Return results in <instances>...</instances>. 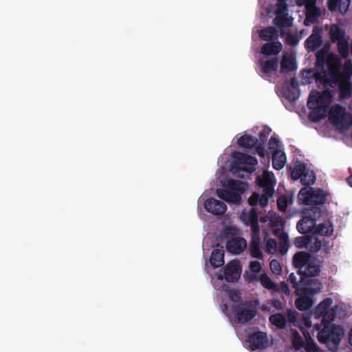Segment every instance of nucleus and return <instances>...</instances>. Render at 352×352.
<instances>
[{
  "label": "nucleus",
  "instance_id": "f257e3e1",
  "mask_svg": "<svg viewBox=\"0 0 352 352\" xmlns=\"http://www.w3.org/2000/svg\"><path fill=\"white\" fill-rule=\"evenodd\" d=\"M332 100L331 91L327 89L321 92L311 91L309 95L307 106L311 109L309 118L317 122L326 116L327 109Z\"/></svg>",
  "mask_w": 352,
  "mask_h": 352
},
{
  "label": "nucleus",
  "instance_id": "f03ea898",
  "mask_svg": "<svg viewBox=\"0 0 352 352\" xmlns=\"http://www.w3.org/2000/svg\"><path fill=\"white\" fill-rule=\"evenodd\" d=\"M344 332L340 326L334 324L324 325L318 333V341L324 344L332 352H336L338 349L342 336Z\"/></svg>",
  "mask_w": 352,
  "mask_h": 352
},
{
  "label": "nucleus",
  "instance_id": "7ed1b4c3",
  "mask_svg": "<svg viewBox=\"0 0 352 352\" xmlns=\"http://www.w3.org/2000/svg\"><path fill=\"white\" fill-rule=\"evenodd\" d=\"M322 288V283L318 280L314 283V285L304 286L302 289L296 288L295 294L298 297L295 301L296 307L300 311H307L310 309L314 303V296L319 293Z\"/></svg>",
  "mask_w": 352,
  "mask_h": 352
},
{
  "label": "nucleus",
  "instance_id": "20e7f679",
  "mask_svg": "<svg viewBox=\"0 0 352 352\" xmlns=\"http://www.w3.org/2000/svg\"><path fill=\"white\" fill-rule=\"evenodd\" d=\"M321 216V210L318 207H312L303 212L301 219L296 225L297 230L301 234H307L316 226V220Z\"/></svg>",
  "mask_w": 352,
  "mask_h": 352
},
{
  "label": "nucleus",
  "instance_id": "39448f33",
  "mask_svg": "<svg viewBox=\"0 0 352 352\" xmlns=\"http://www.w3.org/2000/svg\"><path fill=\"white\" fill-rule=\"evenodd\" d=\"M232 156V170H236V172L245 171L252 173L256 170V166L258 164L256 157L241 152H234Z\"/></svg>",
  "mask_w": 352,
  "mask_h": 352
},
{
  "label": "nucleus",
  "instance_id": "423d86ee",
  "mask_svg": "<svg viewBox=\"0 0 352 352\" xmlns=\"http://www.w3.org/2000/svg\"><path fill=\"white\" fill-rule=\"evenodd\" d=\"M327 194L322 189L302 188L298 192V199L307 206L322 205L325 203Z\"/></svg>",
  "mask_w": 352,
  "mask_h": 352
},
{
  "label": "nucleus",
  "instance_id": "0eeeda50",
  "mask_svg": "<svg viewBox=\"0 0 352 352\" xmlns=\"http://www.w3.org/2000/svg\"><path fill=\"white\" fill-rule=\"evenodd\" d=\"M316 66L324 69V65H327L330 74L333 76H336L338 72V57L334 54H327L318 50L316 54Z\"/></svg>",
  "mask_w": 352,
  "mask_h": 352
},
{
  "label": "nucleus",
  "instance_id": "6e6552de",
  "mask_svg": "<svg viewBox=\"0 0 352 352\" xmlns=\"http://www.w3.org/2000/svg\"><path fill=\"white\" fill-rule=\"evenodd\" d=\"M329 120L333 125L346 127L351 124V114L344 107L336 104L330 109Z\"/></svg>",
  "mask_w": 352,
  "mask_h": 352
},
{
  "label": "nucleus",
  "instance_id": "1a4fd4ad",
  "mask_svg": "<svg viewBox=\"0 0 352 352\" xmlns=\"http://www.w3.org/2000/svg\"><path fill=\"white\" fill-rule=\"evenodd\" d=\"M245 304H234L232 306V312L234 315V321L238 324H243L250 322L256 315V311L253 309L244 307Z\"/></svg>",
  "mask_w": 352,
  "mask_h": 352
},
{
  "label": "nucleus",
  "instance_id": "9d476101",
  "mask_svg": "<svg viewBox=\"0 0 352 352\" xmlns=\"http://www.w3.org/2000/svg\"><path fill=\"white\" fill-rule=\"evenodd\" d=\"M247 342L252 351L264 349L268 346V338L265 332L256 331L248 336Z\"/></svg>",
  "mask_w": 352,
  "mask_h": 352
},
{
  "label": "nucleus",
  "instance_id": "9b49d317",
  "mask_svg": "<svg viewBox=\"0 0 352 352\" xmlns=\"http://www.w3.org/2000/svg\"><path fill=\"white\" fill-rule=\"evenodd\" d=\"M256 184L263 188V192H267L270 195H273L276 184L274 175L272 173L265 171L262 175H258L256 178Z\"/></svg>",
  "mask_w": 352,
  "mask_h": 352
},
{
  "label": "nucleus",
  "instance_id": "f8f14e48",
  "mask_svg": "<svg viewBox=\"0 0 352 352\" xmlns=\"http://www.w3.org/2000/svg\"><path fill=\"white\" fill-rule=\"evenodd\" d=\"M261 76L263 78L270 77L274 72H276L278 67V58L274 57L266 60H259Z\"/></svg>",
  "mask_w": 352,
  "mask_h": 352
},
{
  "label": "nucleus",
  "instance_id": "ddd939ff",
  "mask_svg": "<svg viewBox=\"0 0 352 352\" xmlns=\"http://www.w3.org/2000/svg\"><path fill=\"white\" fill-rule=\"evenodd\" d=\"M205 209L214 215H222L227 210L225 203L214 198H209L204 203Z\"/></svg>",
  "mask_w": 352,
  "mask_h": 352
},
{
  "label": "nucleus",
  "instance_id": "4468645a",
  "mask_svg": "<svg viewBox=\"0 0 352 352\" xmlns=\"http://www.w3.org/2000/svg\"><path fill=\"white\" fill-rule=\"evenodd\" d=\"M241 270V266L236 261L230 262L224 269L223 277L227 282L234 283L239 278Z\"/></svg>",
  "mask_w": 352,
  "mask_h": 352
},
{
  "label": "nucleus",
  "instance_id": "2eb2a0df",
  "mask_svg": "<svg viewBox=\"0 0 352 352\" xmlns=\"http://www.w3.org/2000/svg\"><path fill=\"white\" fill-rule=\"evenodd\" d=\"M242 219L245 224L250 226L253 234L258 233L259 225L258 213L255 208H251L248 212H243Z\"/></svg>",
  "mask_w": 352,
  "mask_h": 352
},
{
  "label": "nucleus",
  "instance_id": "dca6fc26",
  "mask_svg": "<svg viewBox=\"0 0 352 352\" xmlns=\"http://www.w3.org/2000/svg\"><path fill=\"white\" fill-rule=\"evenodd\" d=\"M332 78L337 80L338 82L340 80H351L352 76V61L351 60H346L343 65L342 71H341V63L338 58V72L336 76Z\"/></svg>",
  "mask_w": 352,
  "mask_h": 352
},
{
  "label": "nucleus",
  "instance_id": "f3484780",
  "mask_svg": "<svg viewBox=\"0 0 352 352\" xmlns=\"http://www.w3.org/2000/svg\"><path fill=\"white\" fill-rule=\"evenodd\" d=\"M247 246L246 241L242 237H234L226 243V249L229 252L239 254Z\"/></svg>",
  "mask_w": 352,
  "mask_h": 352
},
{
  "label": "nucleus",
  "instance_id": "a211bd4d",
  "mask_svg": "<svg viewBox=\"0 0 352 352\" xmlns=\"http://www.w3.org/2000/svg\"><path fill=\"white\" fill-rule=\"evenodd\" d=\"M312 258L309 253L302 251L298 252L294 255L292 262L294 266L298 269V274L302 272L303 268Z\"/></svg>",
  "mask_w": 352,
  "mask_h": 352
},
{
  "label": "nucleus",
  "instance_id": "6ab92c4d",
  "mask_svg": "<svg viewBox=\"0 0 352 352\" xmlns=\"http://www.w3.org/2000/svg\"><path fill=\"white\" fill-rule=\"evenodd\" d=\"M322 44V35L315 29L312 34L305 40V47L308 52H314Z\"/></svg>",
  "mask_w": 352,
  "mask_h": 352
},
{
  "label": "nucleus",
  "instance_id": "aec40b11",
  "mask_svg": "<svg viewBox=\"0 0 352 352\" xmlns=\"http://www.w3.org/2000/svg\"><path fill=\"white\" fill-rule=\"evenodd\" d=\"M217 195L220 199L228 203L238 204L241 199V197L239 193L231 191L228 188L217 189Z\"/></svg>",
  "mask_w": 352,
  "mask_h": 352
},
{
  "label": "nucleus",
  "instance_id": "412c9836",
  "mask_svg": "<svg viewBox=\"0 0 352 352\" xmlns=\"http://www.w3.org/2000/svg\"><path fill=\"white\" fill-rule=\"evenodd\" d=\"M338 96L340 100H347L352 95V82L351 80H340L338 82Z\"/></svg>",
  "mask_w": 352,
  "mask_h": 352
},
{
  "label": "nucleus",
  "instance_id": "4be33fe9",
  "mask_svg": "<svg viewBox=\"0 0 352 352\" xmlns=\"http://www.w3.org/2000/svg\"><path fill=\"white\" fill-rule=\"evenodd\" d=\"M287 280L292 284V287L294 288L295 292H296L297 289H302L305 285H314V283H316L318 280L314 278H306V277H303L300 276V280H297V278L294 273H291L287 278Z\"/></svg>",
  "mask_w": 352,
  "mask_h": 352
},
{
  "label": "nucleus",
  "instance_id": "5701e85b",
  "mask_svg": "<svg viewBox=\"0 0 352 352\" xmlns=\"http://www.w3.org/2000/svg\"><path fill=\"white\" fill-rule=\"evenodd\" d=\"M283 45L280 41H272L263 44L261 52L265 56H276L282 50Z\"/></svg>",
  "mask_w": 352,
  "mask_h": 352
},
{
  "label": "nucleus",
  "instance_id": "b1692460",
  "mask_svg": "<svg viewBox=\"0 0 352 352\" xmlns=\"http://www.w3.org/2000/svg\"><path fill=\"white\" fill-rule=\"evenodd\" d=\"M320 272V265L315 263L314 258H312L306 266L303 268L302 273H298L300 276L306 277V278H313L319 274Z\"/></svg>",
  "mask_w": 352,
  "mask_h": 352
},
{
  "label": "nucleus",
  "instance_id": "393cba45",
  "mask_svg": "<svg viewBox=\"0 0 352 352\" xmlns=\"http://www.w3.org/2000/svg\"><path fill=\"white\" fill-rule=\"evenodd\" d=\"M351 0H328V8L331 12L338 10L344 14L347 12Z\"/></svg>",
  "mask_w": 352,
  "mask_h": 352
},
{
  "label": "nucleus",
  "instance_id": "a878e982",
  "mask_svg": "<svg viewBox=\"0 0 352 352\" xmlns=\"http://www.w3.org/2000/svg\"><path fill=\"white\" fill-rule=\"evenodd\" d=\"M258 233L253 234L252 241L250 245V255L253 258L262 259L263 258V252L261 250V239L257 234Z\"/></svg>",
  "mask_w": 352,
  "mask_h": 352
},
{
  "label": "nucleus",
  "instance_id": "bb28decb",
  "mask_svg": "<svg viewBox=\"0 0 352 352\" xmlns=\"http://www.w3.org/2000/svg\"><path fill=\"white\" fill-rule=\"evenodd\" d=\"M259 36L265 41H276L278 38V30L274 26L266 27L260 31Z\"/></svg>",
  "mask_w": 352,
  "mask_h": 352
},
{
  "label": "nucleus",
  "instance_id": "cd10ccee",
  "mask_svg": "<svg viewBox=\"0 0 352 352\" xmlns=\"http://www.w3.org/2000/svg\"><path fill=\"white\" fill-rule=\"evenodd\" d=\"M297 68L295 58L292 55H284L280 61V73H288Z\"/></svg>",
  "mask_w": 352,
  "mask_h": 352
},
{
  "label": "nucleus",
  "instance_id": "c85d7f7f",
  "mask_svg": "<svg viewBox=\"0 0 352 352\" xmlns=\"http://www.w3.org/2000/svg\"><path fill=\"white\" fill-rule=\"evenodd\" d=\"M210 263L214 268L219 267L223 265L224 251L222 247L221 248H215L213 250L210 257Z\"/></svg>",
  "mask_w": 352,
  "mask_h": 352
},
{
  "label": "nucleus",
  "instance_id": "c756f323",
  "mask_svg": "<svg viewBox=\"0 0 352 352\" xmlns=\"http://www.w3.org/2000/svg\"><path fill=\"white\" fill-rule=\"evenodd\" d=\"M315 78L317 81L320 82V83L324 86L334 87L338 84L337 80L332 78L329 70L327 74L325 73L324 70H322L321 72L316 73Z\"/></svg>",
  "mask_w": 352,
  "mask_h": 352
},
{
  "label": "nucleus",
  "instance_id": "7c9ffc66",
  "mask_svg": "<svg viewBox=\"0 0 352 352\" xmlns=\"http://www.w3.org/2000/svg\"><path fill=\"white\" fill-rule=\"evenodd\" d=\"M286 160L285 152L281 150H276L272 154V167L279 170L285 166Z\"/></svg>",
  "mask_w": 352,
  "mask_h": 352
},
{
  "label": "nucleus",
  "instance_id": "2f4dec72",
  "mask_svg": "<svg viewBox=\"0 0 352 352\" xmlns=\"http://www.w3.org/2000/svg\"><path fill=\"white\" fill-rule=\"evenodd\" d=\"M329 34L330 39L333 43L346 38L345 30L337 24L331 26Z\"/></svg>",
  "mask_w": 352,
  "mask_h": 352
},
{
  "label": "nucleus",
  "instance_id": "473e14b6",
  "mask_svg": "<svg viewBox=\"0 0 352 352\" xmlns=\"http://www.w3.org/2000/svg\"><path fill=\"white\" fill-rule=\"evenodd\" d=\"M292 18L288 17V14H276L273 19V23L276 27L282 29L290 27L292 25Z\"/></svg>",
  "mask_w": 352,
  "mask_h": 352
},
{
  "label": "nucleus",
  "instance_id": "72a5a7b5",
  "mask_svg": "<svg viewBox=\"0 0 352 352\" xmlns=\"http://www.w3.org/2000/svg\"><path fill=\"white\" fill-rule=\"evenodd\" d=\"M315 232L322 236H330L333 233V226L330 221H326L316 226Z\"/></svg>",
  "mask_w": 352,
  "mask_h": 352
},
{
  "label": "nucleus",
  "instance_id": "f704fd0d",
  "mask_svg": "<svg viewBox=\"0 0 352 352\" xmlns=\"http://www.w3.org/2000/svg\"><path fill=\"white\" fill-rule=\"evenodd\" d=\"M258 140L251 135L245 134L238 140V144L245 148H252L257 145Z\"/></svg>",
  "mask_w": 352,
  "mask_h": 352
},
{
  "label": "nucleus",
  "instance_id": "c9c22d12",
  "mask_svg": "<svg viewBox=\"0 0 352 352\" xmlns=\"http://www.w3.org/2000/svg\"><path fill=\"white\" fill-rule=\"evenodd\" d=\"M333 300L331 298H327L324 299L319 305L316 307L314 311V315L316 318H319L327 312L330 309V307L332 305Z\"/></svg>",
  "mask_w": 352,
  "mask_h": 352
},
{
  "label": "nucleus",
  "instance_id": "e433bc0d",
  "mask_svg": "<svg viewBox=\"0 0 352 352\" xmlns=\"http://www.w3.org/2000/svg\"><path fill=\"white\" fill-rule=\"evenodd\" d=\"M227 187L231 191L238 192L241 195L246 190L248 184L239 180L229 179L228 181Z\"/></svg>",
  "mask_w": 352,
  "mask_h": 352
},
{
  "label": "nucleus",
  "instance_id": "4c0bfd02",
  "mask_svg": "<svg viewBox=\"0 0 352 352\" xmlns=\"http://www.w3.org/2000/svg\"><path fill=\"white\" fill-rule=\"evenodd\" d=\"M270 322L278 329L285 328L287 320L285 316L280 313L272 314L269 318Z\"/></svg>",
  "mask_w": 352,
  "mask_h": 352
},
{
  "label": "nucleus",
  "instance_id": "58836bf2",
  "mask_svg": "<svg viewBox=\"0 0 352 352\" xmlns=\"http://www.w3.org/2000/svg\"><path fill=\"white\" fill-rule=\"evenodd\" d=\"M337 43L338 52L342 58H346L349 55V37L339 41Z\"/></svg>",
  "mask_w": 352,
  "mask_h": 352
},
{
  "label": "nucleus",
  "instance_id": "ea45409f",
  "mask_svg": "<svg viewBox=\"0 0 352 352\" xmlns=\"http://www.w3.org/2000/svg\"><path fill=\"white\" fill-rule=\"evenodd\" d=\"M316 182V175L313 170H310L306 168L305 173L301 178V183L304 186H309Z\"/></svg>",
  "mask_w": 352,
  "mask_h": 352
},
{
  "label": "nucleus",
  "instance_id": "a19ab883",
  "mask_svg": "<svg viewBox=\"0 0 352 352\" xmlns=\"http://www.w3.org/2000/svg\"><path fill=\"white\" fill-rule=\"evenodd\" d=\"M305 339V342L304 344V348L305 351H311L313 352H319L320 348L317 346L316 344L314 342L313 339L311 338L309 332H305L303 333Z\"/></svg>",
  "mask_w": 352,
  "mask_h": 352
},
{
  "label": "nucleus",
  "instance_id": "79ce46f5",
  "mask_svg": "<svg viewBox=\"0 0 352 352\" xmlns=\"http://www.w3.org/2000/svg\"><path fill=\"white\" fill-rule=\"evenodd\" d=\"M259 280L263 287H265V289L274 291L278 290V285H276L267 274H261L259 277Z\"/></svg>",
  "mask_w": 352,
  "mask_h": 352
},
{
  "label": "nucleus",
  "instance_id": "37998d69",
  "mask_svg": "<svg viewBox=\"0 0 352 352\" xmlns=\"http://www.w3.org/2000/svg\"><path fill=\"white\" fill-rule=\"evenodd\" d=\"M308 243L307 250L312 253L318 252L322 247V241L316 236H310V241Z\"/></svg>",
  "mask_w": 352,
  "mask_h": 352
},
{
  "label": "nucleus",
  "instance_id": "c03bdc74",
  "mask_svg": "<svg viewBox=\"0 0 352 352\" xmlns=\"http://www.w3.org/2000/svg\"><path fill=\"white\" fill-rule=\"evenodd\" d=\"M305 169L306 166L304 164L300 163L296 164L292 170V178L295 181L299 179L301 180L302 176L305 173Z\"/></svg>",
  "mask_w": 352,
  "mask_h": 352
},
{
  "label": "nucleus",
  "instance_id": "a18cd8bd",
  "mask_svg": "<svg viewBox=\"0 0 352 352\" xmlns=\"http://www.w3.org/2000/svg\"><path fill=\"white\" fill-rule=\"evenodd\" d=\"M320 13V8L316 6L306 8V19L314 22L319 17Z\"/></svg>",
  "mask_w": 352,
  "mask_h": 352
},
{
  "label": "nucleus",
  "instance_id": "49530a36",
  "mask_svg": "<svg viewBox=\"0 0 352 352\" xmlns=\"http://www.w3.org/2000/svg\"><path fill=\"white\" fill-rule=\"evenodd\" d=\"M336 317V311L334 309H330L327 311V313L324 314L321 318V325L324 327V325H327L329 324H332L331 322L334 320Z\"/></svg>",
  "mask_w": 352,
  "mask_h": 352
},
{
  "label": "nucleus",
  "instance_id": "de8ad7c7",
  "mask_svg": "<svg viewBox=\"0 0 352 352\" xmlns=\"http://www.w3.org/2000/svg\"><path fill=\"white\" fill-rule=\"evenodd\" d=\"M310 241V236H300L295 238L294 241V245L298 248H306L308 246V243Z\"/></svg>",
  "mask_w": 352,
  "mask_h": 352
},
{
  "label": "nucleus",
  "instance_id": "09e8293b",
  "mask_svg": "<svg viewBox=\"0 0 352 352\" xmlns=\"http://www.w3.org/2000/svg\"><path fill=\"white\" fill-rule=\"evenodd\" d=\"M284 94L287 100L291 102H295L297 100L300 96L299 90L293 89L290 87H287L285 91Z\"/></svg>",
  "mask_w": 352,
  "mask_h": 352
},
{
  "label": "nucleus",
  "instance_id": "8fccbe9b",
  "mask_svg": "<svg viewBox=\"0 0 352 352\" xmlns=\"http://www.w3.org/2000/svg\"><path fill=\"white\" fill-rule=\"evenodd\" d=\"M292 344L296 350H299L304 347L305 341L298 333L294 335Z\"/></svg>",
  "mask_w": 352,
  "mask_h": 352
},
{
  "label": "nucleus",
  "instance_id": "3c124183",
  "mask_svg": "<svg viewBox=\"0 0 352 352\" xmlns=\"http://www.w3.org/2000/svg\"><path fill=\"white\" fill-rule=\"evenodd\" d=\"M270 267L273 274L279 275L282 272V267L280 262L276 259H273L270 263Z\"/></svg>",
  "mask_w": 352,
  "mask_h": 352
},
{
  "label": "nucleus",
  "instance_id": "603ef678",
  "mask_svg": "<svg viewBox=\"0 0 352 352\" xmlns=\"http://www.w3.org/2000/svg\"><path fill=\"white\" fill-rule=\"evenodd\" d=\"M275 14H288V5L287 1H279L276 4Z\"/></svg>",
  "mask_w": 352,
  "mask_h": 352
},
{
  "label": "nucleus",
  "instance_id": "864d4df0",
  "mask_svg": "<svg viewBox=\"0 0 352 352\" xmlns=\"http://www.w3.org/2000/svg\"><path fill=\"white\" fill-rule=\"evenodd\" d=\"M299 42V38L296 34L288 33L285 37L286 44L291 46H296Z\"/></svg>",
  "mask_w": 352,
  "mask_h": 352
},
{
  "label": "nucleus",
  "instance_id": "5fc2aeb1",
  "mask_svg": "<svg viewBox=\"0 0 352 352\" xmlns=\"http://www.w3.org/2000/svg\"><path fill=\"white\" fill-rule=\"evenodd\" d=\"M281 245L280 247V252L282 254H284L287 251L289 247V238L286 234H282L280 236Z\"/></svg>",
  "mask_w": 352,
  "mask_h": 352
},
{
  "label": "nucleus",
  "instance_id": "6e6d98bb",
  "mask_svg": "<svg viewBox=\"0 0 352 352\" xmlns=\"http://www.w3.org/2000/svg\"><path fill=\"white\" fill-rule=\"evenodd\" d=\"M230 300L233 302L239 304L238 302L241 299V293L237 289H231L228 294Z\"/></svg>",
  "mask_w": 352,
  "mask_h": 352
},
{
  "label": "nucleus",
  "instance_id": "4d7b16f0",
  "mask_svg": "<svg viewBox=\"0 0 352 352\" xmlns=\"http://www.w3.org/2000/svg\"><path fill=\"white\" fill-rule=\"evenodd\" d=\"M276 241L274 239H269L266 243V251L269 253H274L276 251Z\"/></svg>",
  "mask_w": 352,
  "mask_h": 352
},
{
  "label": "nucleus",
  "instance_id": "13d9d810",
  "mask_svg": "<svg viewBox=\"0 0 352 352\" xmlns=\"http://www.w3.org/2000/svg\"><path fill=\"white\" fill-rule=\"evenodd\" d=\"M277 206L281 212H285L287 207V199L285 196L280 197L277 200Z\"/></svg>",
  "mask_w": 352,
  "mask_h": 352
},
{
  "label": "nucleus",
  "instance_id": "bf43d9fd",
  "mask_svg": "<svg viewBox=\"0 0 352 352\" xmlns=\"http://www.w3.org/2000/svg\"><path fill=\"white\" fill-rule=\"evenodd\" d=\"M268 194L267 192H263L262 195L259 196V204L263 208L267 205L269 198L272 196Z\"/></svg>",
  "mask_w": 352,
  "mask_h": 352
},
{
  "label": "nucleus",
  "instance_id": "052dcab7",
  "mask_svg": "<svg viewBox=\"0 0 352 352\" xmlns=\"http://www.w3.org/2000/svg\"><path fill=\"white\" fill-rule=\"evenodd\" d=\"M250 270L254 273H258L261 270V264L259 261H252L250 264Z\"/></svg>",
  "mask_w": 352,
  "mask_h": 352
},
{
  "label": "nucleus",
  "instance_id": "680f3d73",
  "mask_svg": "<svg viewBox=\"0 0 352 352\" xmlns=\"http://www.w3.org/2000/svg\"><path fill=\"white\" fill-rule=\"evenodd\" d=\"M259 196L258 193L253 192L248 199L249 204L252 206H255L259 204Z\"/></svg>",
  "mask_w": 352,
  "mask_h": 352
},
{
  "label": "nucleus",
  "instance_id": "e2e57ef3",
  "mask_svg": "<svg viewBox=\"0 0 352 352\" xmlns=\"http://www.w3.org/2000/svg\"><path fill=\"white\" fill-rule=\"evenodd\" d=\"M299 5H305V9L309 8L315 7L316 0H297Z\"/></svg>",
  "mask_w": 352,
  "mask_h": 352
},
{
  "label": "nucleus",
  "instance_id": "0e129e2a",
  "mask_svg": "<svg viewBox=\"0 0 352 352\" xmlns=\"http://www.w3.org/2000/svg\"><path fill=\"white\" fill-rule=\"evenodd\" d=\"M281 291L285 293L287 296H290V290L287 284L285 282H281L280 286H278V290L276 292Z\"/></svg>",
  "mask_w": 352,
  "mask_h": 352
},
{
  "label": "nucleus",
  "instance_id": "69168bd1",
  "mask_svg": "<svg viewBox=\"0 0 352 352\" xmlns=\"http://www.w3.org/2000/svg\"><path fill=\"white\" fill-rule=\"evenodd\" d=\"M270 135V131L263 129L261 130L258 134L259 141L261 142L260 144H263L266 142V140L268 138V136Z\"/></svg>",
  "mask_w": 352,
  "mask_h": 352
},
{
  "label": "nucleus",
  "instance_id": "338daca9",
  "mask_svg": "<svg viewBox=\"0 0 352 352\" xmlns=\"http://www.w3.org/2000/svg\"><path fill=\"white\" fill-rule=\"evenodd\" d=\"M279 141L276 138L271 137L269 140V148L270 149L276 148L278 146Z\"/></svg>",
  "mask_w": 352,
  "mask_h": 352
},
{
  "label": "nucleus",
  "instance_id": "774afa93",
  "mask_svg": "<svg viewBox=\"0 0 352 352\" xmlns=\"http://www.w3.org/2000/svg\"><path fill=\"white\" fill-rule=\"evenodd\" d=\"M256 153L261 157H264L266 154L265 147L262 144H258L256 146Z\"/></svg>",
  "mask_w": 352,
  "mask_h": 352
}]
</instances>
